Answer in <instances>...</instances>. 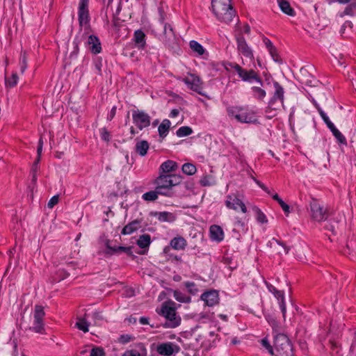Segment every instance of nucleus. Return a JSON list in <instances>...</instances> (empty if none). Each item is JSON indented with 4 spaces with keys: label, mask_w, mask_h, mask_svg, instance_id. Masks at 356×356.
I'll return each instance as SVG.
<instances>
[{
    "label": "nucleus",
    "mask_w": 356,
    "mask_h": 356,
    "mask_svg": "<svg viewBox=\"0 0 356 356\" xmlns=\"http://www.w3.org/2000/svg\"><path fill=\"white\" fill-rule=\"evenodd\" d=\"M175 305V303L173 301H166L163 303L161 311L159 312L166 319L163 325L165 327L175 328L181 323V318L177 315Z\"/></svg>",
    "instance_id": "f257e3e1"
},
{
    "label": "nucleus",
    "mask_w": 356,
    "mask_h": 356,
    "mask_svg": "<svg viewBox=\"0 0 356 356\" xmlns=\"http://www.w3.org/2000/svg\"><path fill=\"white\" fill-rule=\"evenodd\" d=\"M227 113L229 118H234L241 123H254L257 122L255 113L248 108L241 106H229Z\"/></svg>",
    "instance_id": "f03ea898"
},
{
    "label": "nucleus",
    "mask_w": 356,
    "mask_h": 356,
    "mask_svg": "<svg viewBox=\"0 0 356 356\" xmlns=\"http://www.w3.org/2000/svg\"><path fill=\"white\" fill-rule=\"evenodd\" d=\"M274 347L275 356H294L292 345L288 337L282 334L275 337Z\"/></svg>",
    "instance_id": "7ed1b4c3"
},
{
    "label": "nucleus",
    "mask_w": 356,
    "mask_h": 356,
    "mask_svg": "<svg viewBox=\"0 0 356 356\" xmlns=\"http://www.w3.org/2000/svg\"><path fill=\"white\" fill-rule=\"evenodd\" d=\"M159 20L163 24V31L160 35L161 40L165 43L166 45L172 46L177 40L176 35L174 33L173 29L171 24L165 23V13L161 8H159Z\"/></svg>",
    "instance_id": "20e7f679"
},
{
    "label": "nucleus",
    "mask_w": 356,
    "mask_h": 356,
    "mask_svg": "<svg viewBox=\"0 0 356 356\" xmlns=\"http://www.w3.org/2000/svg\"><path fill=\"white\" fill-rule=\"evenodd\" d=\"M181 181V177L177 175H161L155 181L157 189L171 190L172 186H177Z\"/></svg>",
    "instance_id": "39448f33"
},
{
    "label": "nucleus",
    "mask_w": 356,
    "mask_h": 356,
    "mask_svg": "<svg viewBox=\"0 0 356 356\" xmlns=\"http://www.w3.org/2000/svg\"><path fill=\"white\" fill-rule=\"evenodd\" d=\"M311 217L316 222L325 220L328 216L326 208L321 205L316 199L312 198L309 204Z\"/></svg>",
    "instance_id": "423d86ee"
},
{
    "label": "nucleus",
    "mask_w": 356,
    "mask_h": 356,
    "mask_svg": "<svg viewBox=\"0 0 356 356\" xmlns=\"http://www.w3.org/2000/svg\"><path fill=\"white\" fill-rule=\"evenodd\" d=\"M45 313L44 307L41 305H35L33 312V324L31 327L32 330L37 333H43L44 327V317Z\"/></svg>",
    "instance_id": "0eeeda50"
},
{
    "label": "nucleus",
    "mask_w": 356,
    "mask_h": 356,
    "mask_svg": "<svg viewBox=\"0 0 356 356\" xmlns=\"http://www.w3.org/2000/svg\"><path fill=\"white\" fill-rule=\"evenodd\" d=\"M132 119L134 124L142 130L150 125V116L143 111L136 110L132 112Z\"/></svg>",
    "instance_id": "6e6552de"
},
{
    "label": "nucleus",
    "mask_w": 356,
    "mask_h": 356,
    "mask_svg": "<svg viewBox=\"0 0 356 356\" xmlns=\"http://www.w3.org/2000/svg\"><path fill=\"white\" fill-rule=\"evenodd\" d=\"M236 73L238 76L243 81L247 82H252L255 81L261 86H263V81L259 74L253 70H247L241 67H236Z\"/></svg>",
    "instance_id": "1a4fd4ad"
},
{
    "label": "nucleus",
    "mask_w": 356,
    "mask_h": 356,
    "mask_svg": "<svg viewBox=\"0 0 356 356\" xmlns=\"http://www.w3.org/2000/svg\"><path fill=\"white\" fill-rule=\"evenodd\" d=\"M236 40L238 53L252 60H254L253 51L248 44L244 37L241 34H238L236 35Z\"/></svg>",
    "instance_id": "9d476101"
},
{
    "label": "nucleus",
    "mask_w": 356,
    "mask_h": 356,
    "mask_svg": "<svg viewBox=\"0 0 356 356\" xmlns=\"http://www.w3.org/2000/svg\"><path fill=\"white\" fill-rule=\"evenodd\" d=\"M182 81L190 89L197 92L201 95H204V93L203 92L202 83L198 76L195 74H190L188 76L183 79Z\"/></svg>",
    "instance_id": "9b49d317"
},
{
    "label": "nucleus",
    "mask_w": 356,
    "mask_h": 356,
    "mask_svg": "<svg viewBox=\"0 0 356 356\" xmlns=\"http://www.w3.org/2000/svg\"><path fill=\"white\" fill-rule=\"evenodd\" d=\"M159 354L164 356H171L177 353L180 350L179 346L171 342L163 343L157 346L156 349Z\"/></svg>",
    "instance_id": "f8f14e48"
},
{
    "label": "nucleus",
    "mask_w": 356,
    "mask_h": 356,
    "mask_svg": "<svg viewBox=\"0 0 356 356\" xmlns=\"http://www.w3.org/2000/svg\"><path fill=\"white\" fill-rule=\"evenodd\" d=\"M104 245L107 249L105 251V254L106 255L120 254L121 252H124L129 255H131L132 254L131 247L111 246V241L108 239L105 240Z\"/></svg>",
    "instance_id": "ddd939ff"
},
{
    "label": "nucleus",
    "mask_w": 356,
    "mask_h": 356,
    "mask_svg": "<svg viewBox=\"0 0 356 356\" xmlns=\"http://www.w3.org/2000/svg\"><path fill=\"white\" fill-rule=\"evenodd\" d=\"M227 207L231 209L237 210L240 207L243 213L247 212L245 204L235 195H228L225 201Z\"/></svg>",
    "instance_id": "4468645a"
},
{
    "label": "nucleus",
    "mask_w": 356,
    "mask_h": 356,
    "mask_svg": "<svg viewBox=\"0 0 356 356\" xmlns=\"http://www.w3.org/2000/svg\"><path fill=\"white\" fill-rule=\"evenodd\" d=\"M267 288L268 291L273 293L275 297L279 300V305L282 312L283 317L285 318L286 305L284 301V292L282 291L277 290L274 286L270 284H267Z\"/></svg>",
    "instance_id": "2eb2a0df"
},
{
    "label": "nucleus",
    "mask_w": 356,
    "mask_h": 356,
    "mask_svg": "<svg viewBox=\"0 0 356 356\" xmlns=\"http://www.w3.org/2000/svg\"><path fill=\"white\" fill-rule=\"evenodd\" d=\"M213 13L219 20L225 23L230 22L235 15V11L232 6L223 8L221 12H214Z\"/></svg>",
    "instance_id": "dca6fc26"
},
{
    "label": "nucleus",
    "mask_w": 356,
    "mask_h": 356,
    "mask_svg": "<svg viewBox=\"0 0 356 356\" xmlns=\"http://www.w3.org/2000/svg\"><path fill=\"white\" fill-rule=\"evenodd\" d=\"M201 299L205 302L207 305L212 307L218 303V293L216 290L205 292L201 296Z\"/></svg>",
    "instance_id": "f3484780"
},
{
    "label": "nucleus",
    "mask_w": 356,
    "mask_h": 356,
    "mask_svg": "<svg viewBox=\"0 0 356 356\" xmlns=\"http://www.w3.org/2000/svg\"><path fill=\"white\" fill-rule=\"evenodd\" d=\"M88 4H86V0H83L82 2L79 3V21L80 25H83V24H86L88 22Z\"/></svg>",
    "instance_id": "a211bd4d"
},
{
    "label": "nucleus",
    "mask_w": 356,
    "mask_h": 356,
    "mask_svg": "<svg viewBox=\"0 0 356 356\" xmlns=\"http://www.w3.org/2000/svg\"><path fill=\"white\" fill-rule=\"evenodd\" d=\"M87 44L88 48L93 54H99L101 52L102 47L99 40L95 35H90L88 37Z\"/></svg>",
    "instance_id": "6ab92c4d"
},
{
    "label": "nucleus",
    "mask_w": 356,
    "mask_h": 356,
    "mask_svg": "<svg viewBox=\"0 0 356 356\" xmlns=\"http://www.w3.org/2000/svg\"><path fill=\"white\" fill-rule=\"evenodd\" d=\"M280 107L284 108V102L269 101L268 106L266 109V113L268 118H271L276 115L277 111Z\"/></svg>",
    "instance_id": "aec40b11"
},
{
    "label": "nucleus",
    "mask_w": 356,
    "mask_h": 356,
    "mask_svg": "<svg viewBox=\"0 0 356 356\" xmlns=\"http://www.w3.org/2000/svg\"><path fill=\"white\" fill-rule=\"evenodd\" d=\"M273 86L275 91L270 101L284 102V90L283 87L277 81L273 83Z\"/></svg>",
    "instance_id": "412c9836"
},
{
    "label": "nucleus",
    "mask_w": 356,
    "mask_h": 356,
    "mask_svg": "<svg viewBox=\"0 0 356 356\" xmlns=\"http://www.w3.org/2000/svg\"><path fill=\"white\" fill-rule=\"evenodd\" d=\"M140 221L135 220L127 224L122 230V234L124 235L131 234L135 231L140 228Z\"/></svg>",
    "instance_id": "4be33fe9"
},
{
    "label": "nucleus",
    "mask_w": 356,
    "mask_h": 356,
    "mask_svg": "<svg viewBox=\"0 0 356 356\" xmlns=\"http://www.w3.org/2000/svg\"><path fill=\"white\" fill-rule=\"evenodd\" d=\"M232 6L230 0H212L211 6L213 12H221L223 8Z\"/></svg>",
    "instance_id": "5701e85b"
},
{
    "label": "nucleus",
    "mask_w": 356,
    "mask_h": 356,
    "mask_svg": "<svg viewBox=\"0 0 356 356\" xmlns=\"http://www.w3.org/2000/svg\"><path fill=\"white\" fill-rule=\"evenodd\" d=\"M210 235L213 240L221 241L223 239L224 233L220 226L214 225L210 227Z\"/></svg>",
    "instance_id": "b1692460"
},
{
    "label": "nucleus",
    "mask_w": 356,
    "mask_h": 356,
    "mask_svg": "<svg viewBox=\"0 0 356 356\" xmlns=\"http://www.w3.org/2000/svg\"><path fill=\"white\" fill-rule=\"evenodd\" d=\"M170 246L175 250H184L187 245L186 241L181 236L175 237L170 241Z\"/></svg>",
    "instance_id": "393cba45"
},
{
    "label": "nucleus",
    "mask_w": 356,
    "mask_h": 356,
    "mask_svg": "<svg viewBox=\"0 0 356 356\" xmlns=\"http://www.w3.org/2000/svg\"><path fill=\"white\" fill-rule=\"evenodd\" d=\"M177 168L178 166L176 162L168 160L161 165L160 170L163 173H168L175 171Z\"/></svg>",
    "instance_id": "a878e982"
},
{
    "label": "nucleus",
    "mask_w": 356,
    "mask_h": 356,
    "mask_svg": "<svg viewBox=\"0 0 356 356\" xmlns=\"http://www.w3.org/2000/svg\"><path fill=\"white\" fill-rule=\"evenodd\" d=\"M170 125L171 122L169 120L165 119L162 121L158 128L159 134L161 138H164L168 135Z\"/></svg>",
    "instance_id": "bb28decb"
},
{
    "label": "nucleus",
    "mask_w": 356,
    "mask_h": 356,
    "mask_svg": "<svg viewBox=\"0 0 356 356\" xmlns=\"http://www.w3.org/2000/svg\"><path fill=\"white\" fill-rule=\"evenodd\" d=\"M281 10L289 16H294L295 11L287 0L277 1Z\"/></svg>",
    "instance_id": "cd10ccee"
},
{
    "label": "nucleus",
    "mask_w": 356,
    "mask_h": 356,
    "mask_svg": "<svg viewBox=\"0 0 356 356\" xmlns=\"http://www.w3.org/2000/svg\"><path fill=\"white\" fill-rule=\"evenodd\" d=\"M149 149V143L146 140H140L137 142L136 145V151L140 156H144L146 155Z\"/></svg>",
    "instance_id": "c85d7f7f"
},
{
    "label": "nucleus",
    "mask_w": 356,
    "mask_h": 356,
    "mask_svg": "<svg viewBox=\"0 0 356 356\" xmlns=\"http://www.w3.org/2000/svg\"><path fill=\"white\" fill-rule=\"evenodd\" d=\"M145 33L140 30H138L134 33V40L136 44V45L139 48H143L145 45Z\"/></svg>",
    "instance_id": "c756f323"
},
{
    "label": "nucleus",
    "mask_w": 356,
    "mask_h": 356,
    "mask_svg": "<svg viewBox=\"0 0 356 356\" xmlns=\"http://www.w3.org/2000/svg\"><path fill=\"white\" fill-rule=\"evenodd\" d=\"M253 97L260 101H262L266 96V92L259 86H252L251 88Z\"/></svg>",
    "instance_id": "7c9ffc66"
},
{
    "label": "nucleus",
    "mask_w": 356,
    "mask_h": 356,
    "mask_svg": "<svg viewBox=\"0 0 356 356\" xmlns=\"http://www.w3.org/2000/svg\"><path fill=\"white\" fill-rule=\"evenodd\" d=\"M154 216L161 222H172L174 220V216L169 212H155Z\"/></svg>",
    "instance_id": "2f4dec72"
},
{
    "label": "nucleus",
    "mask_w": 356,
    "mask_h": 356,
    "mask_svg": "<svg viewBox=\"0 0 356 356\" xmlns=\"http://www.w3.org/2000/svg\"><path fill=\"white\" fill-rule=\"evenodd\" d=\"M151 243V237L149 234H143L140 236L139 238L137 241V245L140 248H148Z\"/></svg>",
    "instance_id": "473e14b6"
},
{
    "label": "nucleus",
    "mask_w": 356,
    "mask_h": 356,
    "mask_svg": "<svg viewBox=\"0 0 356 356\" xmlns=\"http://www.w3.org/2000/svg\"><path fill=\"white\" fill-rule=\"evenodd\" d=\"M159 193H161L159 191H156V189L154 191H150L147 193H145L142 195V198L147 202H153L158 199Z\"/></svg>",
    "instance_id": "72a5a7b5"
},
{
    "label": "nucleus",
    "mask_w": 356,
    "mask_h": 356,
    "mask_svg": "<svg viewBox=\"0 0 356 356\" xmlns=\"http://www.w3.org/2000/svg\"><path fill=\"white\" fill-rule=\"evenodd\" d=\"M90 323L83 317H78L76 323V327L83 332H88Z\"/></svg>",
    "instance_id": "f704fd0d"
},
{
    "label": "nucleus",
    "mask_w": 356,
    "mask_h": 356,
    "mask_svg": "<svg viewBox=\"0 0 356 356\" xmlns=\"http://www.w3.org/2000/svg\"><path fill=\"white\" fill-rule=\"evenodd\" d=\"M173 296L175 300L180 302L188 303L191 300V297L186 296L177 290L173 291Z\"/></svg>",
    "instance_id": "c9c22d12"
},
{
    "label": "nucleus",
    "mask_w": 356,
    "mask_h": 356,
    "mask_svg": "<svg viewBox=\"0 0 356 356\" xmlns=\"http://www.w3.org/2000/svg\"><path fill=\"white\" fill-rule=\"evenodd\" d=\"M190 47L194 52L197 53V54L199 56H202L204 53V47L197 41L191 40L190 42Z\"/></svg>",
    "instance_id": "e433bc0d"
},
{
    "label": "nucleus",
    "mask_w": 356,
    "mask_h": 356,
    "mask_svg": "<svg viewBox=\"0 0 356 356\" xmlns=\"http://www.w3.org/2000/svg\"><path fill=\"white\" fill-rule=\"evenodd\" d=\"M330 131L332 134L337 138V140L341 144L347 145L346 139L343 135L335 127V126H331Z\"/></svg>",
    "instance_id": "4c0bfd02"
},
{
    "label": "nucleus",
    "mask_w": 356,
    "mask_h": 356,
    "mask_svg": "<svg viewBox=\"0 0 356 356\" xmlns=\"http://www.w3.org/2000/svg\"><path fill=\"white\" fill-rule=\"evenodd\" d=\"M196 167L192 163H186L182 165V171L186 175H193L196 172Z\"/></svg>",
    "instance_id": "58836bf2"
},
{
    "label": "nucleus",
    "mask_w": 356,
    "mask_h": 356,
    "mask_svg": "<svg viewBox=\"0 0 356 356\" xmlns=\"http://www.w3.org/2000/svg\"><path fill=\"white\" fill-rule=\"evenodd\" d=\"M193 130L191 127L184 126L177 129L176 134L178 137H184L191 135Z\"/></svg>",
    "instance_id": "ea45409f"
},
{
    "label": "nucleus",
    "mask_w": 356,
    "mask_h": 356,
    "mask_svg": "<svg viewBox=\"0 0 356 356\" xmlns=\"http://www.w3.org/2000/svg\"><path fill=\"white\" fill-rule=\"evenodd\" d=\"M20 71L24 73L27 67L26 52L22 51L19 59Z\"/></svg>",
    "instance_id": "a19ab883"
},
{
    "label": "nucleus",
    "mask_w": 356,
    "mask_h": 356,
    "mask_svg": "<svg viewBox=\"0 0 356 356\" xmlns=\"http://www.w3.org/2000/svg\"><path fill=\"white\" fill-rule=\"evenodd\" d=\"M256 213V218L261 223H267L268 220L266 215L257 207L254 209Z\"/></svg>",
    "instance_id": "79ce46f5"
},
{
    "label": "nucleus",
    "mask_w": 356,
    "mask_h": 356,
    "mask_svg": "<svg viewBox=\"0 0 356 356\" xmlns=\"http://www.w3.org/2000/svg\"><path fill=\"white\" fill-rule=\"evenodd\" d=\"M315 105L316 108H318V111L323 118V121L325 122L327 126L330 129H331V126H334V124L330 120L329 118L327 116V115L323 111V110L315 103Z\"/></svg>",
    "instance_id": "37998d69"
},
{
    "label": "nucleus",
    "mask_w": 356,
    "mask_h": 356,
    "mask_svg": "<svg viewBox=\"0 0 356 356\" xmlns=\"http://www.w3.org/2000/svg\"><path fill=\"white\" fill-rule=\"evenodd\" d=\"M122 356H146L145 349H143L141 352L136 350H131L126 351Z\"/></svg>",
    "instance_id": "c03bdc74"
},
{
    "label": "nucleus",
    "mask_w": 356,
    "mask_h": 356,
    "mask_svg": "<svg viewBox=\"0 0 356 356\" xmlns=\"http://www.w3.org/2000/svg\"><path fill=\"white\" fill-rule=\"evenodd\" d=\"M261 343L263 346V347H264L270 355H275L274 349L270 344L267 338H264L263 339H261Z\"/></svg>",
    "instance_id": "a18cd8bd"
},
{
    "label": "nucleus",
    "mask_w": 356,
    "mask_h": 356,
    "mask_svg": "<svg viewBox=\"0 0 356 356\" xmlns=\"http://www.w3.org/2000/svg\"><path fill=\"white\" fill-rule=\"evenodd\" d=\"M101 138L103 140L108 143L111 140V134L106 128H102L99 129Z\"/></svg>",
    "instance_id": "49530a36"
},
{
    "label": "nucleus",
    "mask_w": 356,
    "mask_h": 356,
    "mask_svg": "<svg viewBox=\"0 0 356 356\" xmlns=\"http://www.w3.org/2000/svg\"><path fill=\"white\" fill-rule=\"evenodd\" d=\"M18 81V76L16 73H13L10 78L6 79V85L9 87L15 86Z\"/></svg>",
    "instance_id": "de8ad7c7"
},
{
    "label": "nucleus",
    "mask_w": 356,
    "mask_h": 356,
    "mask_svg": "<svg viewBox=\"0 0 356 356\" xmlns=\"http://www.w3.org/2000/svg\"><path fill=\"white\" fill-rule=\"evenodd\" d=\"M184 286L191 294H195L197 292V289L195 288V284L193 282H186L184 283Z\"/></svg>",
    "instance_id": "09e8293b"
},
{
    "label": "nucleus",
    "mask_w": 356,
    "mask_h": 356,
    "mask_svg": "<svg viewBox=\"0 0 356 356\" xmlns=\"http://www.w3.org/2000/svg\"><path fill=\"white\" fill-rule=\"evenodd\" d=\"M90 356H105V354L102 348L95 347L91 350Z\"/></svg>",
    "instance_id": "8fccbe9b"
},
{
    "label": "nucleus",
    "mask_w": 356,
    "mask_h": 356,
    "mask_svg": "<svg viewBox=\"0 0 356 356\" xmlns=\"http://www.w3.org/2000/svg\"><path fill=\"white\" fill-rule=\"evenodd\" d=\"M200 184L204 186H211L213 184V180L211 177L205 176L200 179Z\"/></svg>",
    "instance_id": "3c124183"
},
{
    "label": "nucleus",
    "mask_w": 356,
    "mask_h": 356,
    "mask_svg": "<svg viewBox=\"0 0 356 356\" xmlns=\"http://www.w3.org/2000/svg\"><path fill=\"white\" fill-rule=\"evenodd\" d=\"M58 201H59V196L58 195L53 196L48 202V204H47L48 207L50 209H52L55 205H56L58 203Z\"/></svg>",
    "instance_id": "603ef678"
},
{
    "label": "nucleus",
    "mask_w": 356,
    "mask_h": 356,
    "mask_svg": "<svg viewBox=\"0 0 356 356\" xmlns=\"http://www.w3.org/2000/svg\"><path fill=\"white\" fill-rule=\"evenodd\" d=\"M268 51H269L270 56H272L273 59L275 62H279L280 61V57H279V55L277 54V49L275 47L272 48V50L270 49V50H268Z\"/></svg>",
    "instance_id": "864d4df0"
},
{
    "label": "nucleus",
    "mask_w": 356,
    "mask_h": 356,
    "mask_svg": "<svg viewBox=\"0 0 356 356\" xmlns=\"http://www.w3.org/2000/svg\"><path fill=\"white\" fill-rule=\"evenodd\" d=\"M42 146H43V140H42V138H40L39 140V142H38V149H37V153H38V158L36 159L37 162L40 161V156H41L42 151Z\"/></svg>",
    "instance_id": "5fc2aeb1"
},
{
    "label": "nucleus",
    "mask_w": 356,
    "mask_h": 356,
    "mask_svg": "<svg viewBox=\"0 0 356 356\" xmlns=\"http://www.w3.org/2000/svg\"><path fill=\"white\" fill-rule=\"evenodd\" d=\"M279 204L284 211V213L288 215L290 213V208L289 206L286 204L283 200H280V202H279Z\"/></svg>",
    "instance_id": "6e6d98bb"
},
{
    "label": "nucleus",
    "mask_w": 356,
    "mask_h": 356,
    "mask_svg": "<svg viewBox=\"0 0 356 356\" xmlns=\"http://www.w3.org/2000/svg\"><path fill=\"white\" fill-rule=\"evenodd\" d=\"M156 191H158L157 186H156ZM159 191L162 193H159V195H165V196H168V197H170L172 195V192L170 189L167 190V189H164V188H161L160 190H159Z\"/></svg>",
    "instance_id": "4d7b16f0"
},
{
    "label": "nucleus",
    "mask_w": 356,
    "mask_h": 356,
    "mask_svg": "<svg viewBox=\"0 0 356 356\" xmlns=\"http://www.w3.org/2000/svg\"><path fill=\"white\" fill-rule=\"evenodd\" d=\"M236 67H241L239 65L235 63H229L227 64L226 69L228 70H233L236 72Z\"/></svg>",
    "instance_id": "13d9d810"
},
{
    "label": "nucleus",
    "mask_w": 356,
    "mask_h": 356,
    "mask_svg": "<svg viewBox=\"0 0 356 356\" xmlns=\"http://www.w3.org/2000/svg\"><path fill=\"white\" fill-rule=\"evenodd\" d=\"M254 181L257 183V184L261 188H262L265 192H266L268 194H270V191H269V189L264 184H262L261 181H259V180L256 179H254Z\"/></svg>",
    "instance_id": "bf43d9fd"
},
{
    "label": "nucleus",
    "mask_w": 356,
    "mask_h": 356,
    "mask_svg": "<svg viewBox=\"0 0 356 356\" xmlns=\"http://www.w3.org/2000/svg\"><path fill=\"white\" fill-rule=\"evenodd\" d=\"M115 113H116V106H113L111 108L109 114L108 115L107 120H111L115 117Z\"/></svg>",
    "instance_id": "052dcab7"
},
{
    "label": "nucleus",
    "mask_w": 356,
    "mask_h": 356,
    "mask_svg": "<svg viewBox=\"0 0 356 356\" xmlns=\"http://www.w3.org/2000/svg\"><path fill=\"white\" fill-rule=\"evenodd\" d=\"M264 43L266 44V47L268 49V50H270V49L272 50V48L275 47L269 39L266 38H264Z\"/></svg>",
    "instance_id": "680f3d73"
},
{
    "label": "nucleus",
    "mask_w": 356,
    "mask_h": 356,
    "mask_svg": "<svg viewBox=\"0 0 356 356\" xmlns=\"http://www.w3.org/2000/svg\"><path fill=\"white\" fill-rule=\"evenodd\" d=\"M277 244L281 245L284 248V251L285 254H287L290 250V248L286 246L283 242H281L278 240H275Z\"/></svg>",
    "instance_id": "e2e57ef3"
},
{
    "label": "nucleus",
    "mask_w": 356,
    "mask_h": 356,
    "mask_svg": "<svg viewBox=\"0 0 356 356\" xmlns=\"http://www.w3.org/2000/svg\"><path fill=\"white\" fill-rule=\"evenodd\" d=\"M356 346V332L353 333V339L350 348V351L353 352L355 347Z\"/></svg>",
    "instance_id": "0e129e2a"
},
{
    "label": "nucleus",
    "mask_w": 356,
    "mask_h": 356,
    "mask_svg": "<svg viewBox=\"0 0 356 356\" xmlns=\"http://www.w3.org/2000/svg\"><path fill=\"white\" fill-rule=\"evenodd\" d=\"M179 113V111L178 109H172L170 113V118H175L177 117Z\"/></svg>",
    "instance_id": "69168bd1"
},
{
    "label": "nucleus",
    "mask_w": 356,
    "mask_h": 356,
    "mask_svg": "<svg viewBox=\"0 0 356 356\" xmlns=\"http://www.w3.org/2000/svg\"><path fill=\"white\" fill-rule=\"evenodd\" d=\"M139 322H140L142 325H147V324H149V318H146V317H141V318H140V319H139Z\"/></svg>",
    "instance_id": "338daca9"
},
{
    "label": "nucleus",
    "mask_w": 356,
    "mask_h": 356,
    "mask_svg": "<svg viewBox=\"0 0 356 356\" xmlns=\"http://www.w3.org/2000/svg\"><path fill=\"white\" fill-rule=\"evenodd\" d=\"M93 317L98 320L102 319L101 313L97 312L93 313Z\"/></svg>",
    "instance_id": "774afa93"
}]
</instances>
